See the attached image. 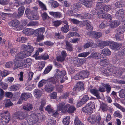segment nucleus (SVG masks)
<instances>
[{
  "label": "nucleus",
  "instance_id": "1",
  "mask_svg": "<svg viewBox=\"0 0 125 125\" xmlns=\"http://www.w3.org/2000/svg\"><path fill=\"white\" fill-rule=\"evenodd\" d=\"M107 68V70L106 69L104 70V69H103V71L104 72V75H107L106 73H108V71L112 73H113L115 74L121 73L122 72H124L125 71V69L124 68L120 67H116L115 66H112V65L110 64H106V65L104 69H106Z\"/></svg>",
  "mask_w": 125,
  "mask_h": 125
},
{
  "label": "nucleus",
  "instance_id": "2",
  "mask_svg": "<svg viewBox=\"0 0 125 125\" xmlns=\"http://www.w3.org/2000/svg\"><path fill=\"white\" fill-rule=\"evenodd\" d=\"M0 115V123L4 124V123H8L10 118V114L7 111H4Z\"/></svg>",
  "mask_w": 125,
  "mask_h": 125
},
{
  "label": "nucleus",
  "instance_id": "3",
  "mask_svg": "<svg viewBox=\"0 0 125 125\" xmlns=\"http://www.w3.org/2000/svg\"><path fill=\"white\" fill-rule=\"evenodd\" d=\"M36 11H31L29 8H26L25 11V14L26 16L29 19L32 20H37L39 18V16L36 15Z\"/></svg>",
  "mask_w": 125,
  "mask_h": 125
},
{
  "label": "nucleus",
  "instance_id": "4",
  "mask_svg": "<svg viewBox=\"0 0 125 125\" xmlns=\"http://www.w3.org/2000/svg\"><path fill=\"white\" fill-rule=\"evenodd\" d=\"M101 120V118L100 116L98 117L94 115L90 116L87 119L88 121L92 124H94L96 122L97 123L99 124Z\"/></svg>",
  "mask_w": 125,
  "mask_h": 125
},
{
  "label": "nucleus",
  "instance_id": "5",
  "mask_svg": "<svg viewBox=\"0 0 125 125\" xmlns=\"http://www.w3.org/2000/svg\"><path fill=\"white\" fill-rule=\"evenodd\" d=\"M69 106V104L65 105V104L64 102L60 103L57 105V110L62 113H65Z\"/></svg>",
  "mask_w": 125,
  "mask_h": 125
},
{
  "label": "nucleus",
  "instance_id": "6",
  "mask_svg": "<svg viewBox=\"0 0 125 125\" xmlns=\"http://www.w3.org/2000/svg\"><path fill=\"white\" fill-rule=\"evenodd\" d=\"M36 116L34 115H30L27 119V121L29 124L31 125H38L36 122L37 121V119L36 118Z\"/></svg>",
  "mask_w": 125,
  "mask_h": 125
},
{
  "label": "nucleus",
  "instance_id": "7",
  "mask_svg": "<svg viewBox=\"0 0 125 125\" xmlns=\"http://www.w3.org/2000/svg\"><path fill=\"white\" fill-rule=\"evenodd\" d=\"M14 64H15L14 68L15 69L19 67H20L21 68H23L24 63L22 60L19 59L17 58H16L15 60Z\"/></svg>",
  "mask_w": 125,
  "mask_h": 125
},
{
  "label": "nucleus",
  "instance_id": "8",
  "mask_svg": "<svg viewBox=\"0 0 125 125\" xmlns=\"http://www.w3.org/2000/svg\"><path fill=\"white\" fill-rule=\"evenodd\" d=\"M66 74L65 71L62 70L61 71L59 69H56V73L55 76V78L57 79L63 77Z\"/></svg>",
  "mask_w": 125,
  "mask_h": 125
},
{
  "label": "nucleus",
  "instance_id": "9",
  "mask_svg": "<svg viewBox=\"0 0 125 125\" xmlns=\"http://www.w3.org/2000/svg\"><path fill=\"white\" fill-rule=\"evenodd\" d=\"M101 16L100 18H104L107 19H109V21H110L111 23H117L118 21L113 20H112V17L110 14H104L103 15H100Z\"/></svg>",
  "mask_w": 125,
  "mask_h": 125
},
{
  "label": "nucleus",
  "instance_id": "10",
  "mask_svg": "<svg viewBox=\"0 0 125 125\" xmlns=\"http://www.w3.org/2000/svg\"><path fill=\"white\" fill-rule=\"evenodd\" d=\"M13 117L18 120H22L25 118V116L24 113L18 112L15 113L13 115Z\"/></svg>",
  "mask_w": 125,
  "mask_h": 125
},
{
  "label": "nucleus",
  "instance_id": "11",
  "mask_svg": "<svg viewBox=\"0 0 125 125\" xmlns=\"http://www.w3.org/2000/svg\"><path fill=\"white\" fill-rule=\"evenodd\" d=\"M84 88L83 84L82 82H78L73 89V90L76 92L83 90Z\"/></svg>",
  "mask_w": 125,
  "mask_h": 125
},
{
  "label": "nucleus",
  "instance_id": "12",
  "mask_svg": "<svg viewBox=\"0 0 125 125\" xmlns=\"http://www.w3.org/2000/svg\"><path fill=\"white\" fill-rule=\"evenodd\" d=\"M122 44L121 43L112 42L110 45L111 49L116 50H119L121 47Z\"/></svg>",
  "mask_w": 125,
  "mask_h": 125
},
{
  "label": "nucleus",
  "instance_id": "13",
  "mask_svg": "<svg viewBox=\"0 0 125 125\" xmlns=\"http://www.w3.org/2000/svg\"><path fill=\"white\" fill-rule=\"evenodd\" d=\"M31 95L30 94L23 93L21 96L20 98L19 99L18 102L19 104H21L23 100L26 101L28 98L30 97Z\"/></svg>",
  "mask_w": 125,
  "mask_h": 125
},
{
  "label": "nucleus",
  "instance_id": "14",
  "mask_svg": "<svg viewBox=\"0 0 125 125\" xmlns=\"http://www.w3.org/2000/svg\"><path fill=\"white\" fill-rule=\"evenodd\" d=\"M79 2L84 5L87 8H90L92 6V2L91 0H79Z\"/></svg>",
  "mask_w": 125,
  "mask_h": 125
},
{
  "label": "nucleus",
  "instance_id": "15",
  "mask_svg": "<svg viewBox=\"0 0 125 125\" xmlns=\"http://www.w3.org/2000/svg\"><path fill=\"white\" fill-rule=\"evenodd\" d=\"M29 56L28 53H27L25 51H23L19 52L17 54L16 58L18 59L21 60L24 58H25Z\"/></svg>",
  "mask_w": 125,
  "mask_h": 125
},
{
  "label": "nucleus",
  "instance_id": "16",
  "mask_svg": "<svg viewBox=\"0 0 125 125\" xmlns=\"http://www.w3.org/2000/svg\"><path fill=\"white\" fill-rule=\"evenodd\" d=\"M10 25L11 27L16 31L20 30L24 28V26L22 24H10Z\"/></svg>",
  "mask_w": 125,
  "mask_h": 125
},
{
  "label": "nucleus",
  "instance_id": "17",
  "mask_svg": "<svg viewBox=\"0 0 125 125\" xmlns=\"http://www.w3.org/2000/svg\"><path fill=\"white\" fill-rule=\"evenodd\" d=\"M24 62V65L23 68H27L29 67L31 65L32 62V60L30 58H28L26 59L25 60L22 59Z\"/></svg>",
  "mask_w": 125,
  "mask_h": 125
},
{
  "label": "nucleus",
  "instance_id": "18",
  "mask_svg": "<svg viewBox=\"0 0 125 125\" xmlns=\"http://www.w3.org/2000/svg\"><path fill=\"white\" fill-rule=\"evenodd\" d=\"M82 111L87 114L89 115H90L93 112L91 108L88 106L87 105L86 106L82 108Z\"/></svg>",
  "mask_w": 125,
  "mask_h": 125
},
{
  "label": "nucleus",
  "instance_id": "19",
  "mask_svg": "<svg viewBox=\"0 0 125 125\" xmlns=\"http://www.w3.org/2000/svg\"><path fill=\"white\" fill-rule=\"evenodd\" d=\"M97 45L96 44L94 43L93 41L90 42H89L85 44L83 46L84 48L86 49L88 48L89 47H91L92 48H96Z\"/></svg>",
  "mask_w": 125,
  "mask_h": 125
},
{
  "label": "nucleus",
  "instance_id": "20",
  "mask_svg": "<svg viewBox=\"0 0 125 125\" xmlns=\"http://www.w3.org/2000/svg\"><path fill=\"white\" fill-rule=\"evenodd\" d=\"M45 31V29L44 28H40L34 31V34L37 36L38 35H43V33Z\"/></svg>",
  "mask_w": 125,
  "mask_h": 125
},
{
  "label": "nucleus",
  "instance_id": "21",
  "mask_svg": "<svg viewBox=\"0 0 125 125\" xmlns=\"http://www.w3.org/2000/svg\"><path fill=\"white\" fill-rule=\"evenodd\" d=\"M23 33L27 35H29L34 34V31L32 29H28L23 30Z\"/></svg>",
  "mask_w": 125,
  "mask_h": 125
},
{
  "label": "nucleus",
  "instance_id": "22",
  "mask_svg": "<svg viewBox=\"0 0 125 125\" xmlns=\"http://www.w3.org/2000/svg\"><path fill=\"white\" fill-rule=\"evenodd\" d=\"M110 42L108 41H102L99 42L98 46L100 49H102L105 47L109 45Z\"/></svg>",
  "mask_w": 125,
  "mask_h": 125
},
{
  "label": "nucleus",
  "instance_id": "23",
  "mask_svg": "<svg viewBox=\"0 0 125 125\" xmlns=\"http://www.w3.org/2000/svg\"><path fill=\"white\" fill-rule=\"evenodd\" d=\"M49 13L55 18H60L62 17L61 13L59 12H49Z\"/></svg>",
  "mask_w": 125,
  "mask_h": 125
},
{
  "label": "nucleus",
  "instance_id": "24",
  "mask_svg": "<svg viewBox=\"0 0 125 125\" xmlns=\"http://www.w3.org/2000/svg\"><path fill=\"white\" fill-rule=\"evenodd\" d=\"M79 75L81 78H85L88 77V76L89 75V72L85 71H83L80 72Z\"/></svg>",
  "mask_w": 125,
  "mask_h": 125
},
{
  "label": "nucleus",
  "instance_id": "25",
  "mask_svg": "<svg viewBox=\"0 0 125 125\" xmlns=\"http://www.w3.org/2000/svg\"><path fill=\"white\" fill-rule=\"evenodd\" d=\"M110 50L107 48H105L102 50L101 53L105 56H109L111 54Z\"/></svg>",
  "mask_w": 125,
  "mask_h": 125
},
{
  "label": "nucleus",
  "instance_id": "26",
  "mask_svg": "<svg viewBox=\"0 0 125 125\" xmlns=\"http://www.w3.org/2000/svg\"><path fill=\"white\" fill-rule=\"evenodd\" d=\"M102 34L100 32L93 31L92 33V37L94 39H97L101 37Z\"/></svg>",
  "mask_w": 125,
  "mask_h": 125
},
{
  "label": "nucleus",
  "instance_id": "27",
  "mask_svg": "<svg viewBox=\"0 0 125 125\" xmlns=\"http://www.w3.org/2000/svg\"><path fill=\"white\" fill-rule=\"evenodd\" d=\"M90 91L92 93L96 96L97 99H101L98 90L95 89H91L90 90Z\"/></svg>",
  "mask_w": 125,
  "mask_h": 125
},
{
  "label": "nucleus",
  "instance_id": "28",
  "mask_svg": "<svg viewBox=\"0 0 125 125\" xmlns=\"http://www.w3.org/2000/svg\"><path fill=\"white\" fill-rule=\"evenodd\" d=\"M54 87L51 84H47L45 85L44 89L48 92L50 93L54 89Z\"/></svg>",
  "mask_w": 125,
  "mask_h": 125
},
{
  "label": "nucleus",
  "instance_id": "29",
  "mask_svg": "<svg viewBox=\"0 0 125 125\" xmlns=\"http://www.w3.org/2000/svg\"><path fill=\"white\" fill-rule=\"evenodd\" d=\"M65 49L68 51L70 52L72 51L73 50V48L72 47V45L71 44L70 42L67 41H65Z\"/></svg>",
  "mask_w": 125,
  "mask_h": 125
},
{
  "label": "nucleus",
  "instance_id": "30",
  "mask_svg": "<svg viewBox=\"0 0 125 125\" xmlns=\"http://www.w3.org/2000/svg\"><path fill=\"white\" fill-rule=\"evenodd\" d=\"M124 13V10H120L118 11L115 14V16L117 18L119 17H123Z\"/></svg>",
  "mask_w": 125,
  "mask_h": 125
},
{
  "label": "nucleus",
  "instance_id": "31",
  "mask_svg": "<svg viewBox=\"0 0 125 125\" xmlns=\"http://www.w3.org/2000/svg\"><path fill=\"white\" fill-rule=\"evenodd\" d=\"M89 97L87 95H85L83 96L79 103L81 104L82 105L85 104L89 100Z\"/></svg>",
  "mask_w": 125,
  "mask_h": 125
},
{
  "label": "nucleus",
  "instance_id": "32",
  "mask_svg": "<svg viewBox=\"0 0 125 125\" xmlns=\"http://www.w3.org/2000/svg\"><path fill=\"white\" fill-rule=\"evenodd\" d=\"M109 107L107 105L104 103H102L100 106V108L104 112H106L108 109Z\"/></svg>",
  "mask_w": 125,
  "mask_h": 125
},
{
  "label": "nucleus",
  "instance_id": "33",
  "mask_svg": "<svg viewBox=\"0 0 125 125\" xmlns=\"http://www.w3.org/2000/svg\"><path fill=\"white\" fill-rule=\"evenodd\" d=\"M29 43H28V44L27 50L25 51L27 53H28V55L30 56L31 55V53L33 51L34 48L32 46L29 45Z\"/></svg>",
  "mask_w": 125,
  "mask_h": 125
},
{
  "label": "nucleus",
  "instance_id": "34",
  "mask_svg": "<svg viewBox=\"0 0 125 125\" xmlns=\"http://www.w3.org/2000/svg\"><path fill=\"white\" fill-rule=\"evenodd\" d=\"M34 94L35 97L39 98L42 95V92L38 89H35L34 91Z\"/></svg>",
  "mask_w": 125,
  "mask_h": 125
},
{
  "label": "nucleus",
  "instance_id": "35",
  "mask_svg": "<svg viewBox=\"0 0 125 125\" xmlns=\"http://www.w3.org/2000/svg\"><path fill=\"white\" fill-rule=\"evenodd\" d=\"M24 9V7L23 6H22L19 8V11L17 15L18 17H20L22 16L23 14Z\"/></svg>",
  "mask_w": 125,
  "mask_h": 125
},
{
  "label": "nucleus",
  "instance_id": "36",
  "mask_svg": "<svg viewBox=\"0 0 125 125\" xmlns=\"http://www.w3.org/2000/svg\"><path fill=\"white\" fill-rule=\"evenodd\" d=\"M47 124L48 125H56V120L52 118V119H48L47 120Z\"/></svg>",
  "mask_w": 125,
  "mask_h": 125
},
{
  "label": "nucleus",
  "instance_id": "37",
  "mask_svg": "<svg viewBox=\"0 0 125 125\" xmlns=\"http://www.w3.org/2000/svg\"><path fill=\"white\" fill-rule=\"evenodd\" d=\"M46 100L43 98L42 99L41 102V105L40 107V110L41 111H43V107L46 104Z\"/></svg>",
  "mask_w": 125,
  "mask_h": 125
},
{
  "label": "nucleus",
  "instance_id": "38",
  "mask_svg": "<svg viewBox=\"0 0 125 125\" xmlns=\"http://www.w3.org/2000/svg\"><path fill=\"white\" fill-rule=\"evenodd\" d=\"M45 62L44 61H42L39 62L38 64L39 70L40 71L42 70L45 66Z\"/></svg>",
  "mask_w": 125,
  "mask_h": 125
},
{
  "label": "nucleus",
  "instance_id": "39",
  "mask_svg": "<svg viewBox=\"0 0 125 125\" xmlns=\"http://www.w3.org/2000/svg\"><path fill=\"white\" fill-rule=\"evenodd\" d=\"M13 104L10 100L7 99L5 101V106L6 107H9L13 105Z\"/></svg>",
  "mask_w": 125,
  "mask_h": 125
},
{
  "label": "nucleus",
  "instance_id": "40",
  "mask_svg": "<svg viewBox=\"0 0 125 125\" xmlns=\"http://www.w3.org/2000/svg\"><path fill=\"white\" fill-rule=\"evenodd\" d=\"M61 30L63 32L66 33L69 30L68 24H66L64 25V27H62L61 28Z\"/></svg>",
  "mask_w": 125,
  "mask_h": 125
},
{
  "label": "nucleus",
  "instance_id": "41",
  "mask_svg": "<svg viewBox=\"0 0 125 125\" xmlns=\"http://www.w3.org/2000/svg\"><path fill=\"white\" fill-rule=\"evenodd\" d=\"M23 108L25 110L29 111L32 109L33 107L32 106V104H27V105L23 106Z\"/></svg>",
  "mask_w": 125,
  "mask_h": 125
},
{
  "label": "nucleus",
  "instance_id": "42",
  "mask_svg": "<svg viewBox=\"0 0 125 125\" xmlns=\"http://www.w3.org/2000/svg\"><path fill=\"white\" fill-rule=\"evenodd\" d=\"M70 117L67 116L65 118H64L63 121V123L65 125H68L69 123Z\"/></svg>",
  "mask_w": 125,
  "mask_h": 125
},
{
  "label": "nucleus",
  "instance_id": "43",
  "mask_svg": "<svg viewBox=\"0 0 125 125\" xmlns=\"http://www.w3.org/2000/svg\"><path fill=\"white\" fill-rule=\"evenodd\" d=\"M74 123L75 125H84V124L80 121L78 118L76 117L74 119Z\"/></svg>",
  "mask_w": 125,
  "mask_h": 125
},
{
  "label": "nucleus",
  "instance_id": "44",
  "mask_svg": "<svg viewBox=\"0 0 125 125\" xmlns=\"http://www.w3.org/2000/svg\"><path fill=\"white\" fill-rule=\"evenodd\" d=\"M119 95L121 98L125 97V89H122L119 92Z\"/></svg>",
  "mask_w": 125,
  "mask_h": 125
},
{
  "label": "nucleus",
  "instance_id": "45",
  "mask_svg": "<svg viewBox=\"0 0 125 125\" xmlns=\"http://www.w3.org/2000/svg\"><path fill=\"white\" fill-rule=\"evenodd\" d=\"M69 108L67 110L68 112L70 113H73L76 110V108L73 106H69Z\"/></svg>",
  "mask_w": 125,
  "mask_h": 125
},
{
  "label": "nucleus",
  "instance_id": "46",
  "mask_svg": "<svg viewBox=\"0 0 125 125\" xmlns=\"http://www.w3.org/2000/svg\"><path fill=\"white\" fill-rule=\"evenodd\" d=\"M49 82L50 83L55 85H56L58 83L57 80L53 78H50L49 80Z\"/></svg>",
  "mask_w": 125,
  "mask_h": 125
},
{
  "label": "nucleus",
  "instance_id": "47",
  "mask_svg": "<svg viewBox=\"0 0 125 125\" xmlns=\"http://www.w3.org/2000/svg\"><path fill=\"white\" fill-rule=\"evenodd\" d=\"M18 51V50L13 48H11L10 50V52L13 56L17 54Z\"/></svg>",
  "mask_w": 125,
  "mask_h": 125
},
{
  "label": "nucleus",
  "instance_id": "48",
  "mask_svg": "<svg viewBox=\"0 0 125 125\" xmlns=\"http://www.w3.org/2000/svg\"><path fill=\"white\" fill-rule=\"evenodd\" d=\"M52 68V66H47L43 72V73L45 74H46L50 71Z\"/></svg>",
  "mask_w": 125,
  "mask_h": 125
},
{
  "label": "nucleus",
  "instance_id": "49",
  "mask_svg": "<svg viewBox=\"0 0 125 125\" xmlns=\"http://www.w3.org/2000/svg\"><path fill=\"white\" fill-rule=\"evenodd\" d=\"M38 2L39 6L42 10H47L45 5L40 0L38 1Z\"/></svg>",
  "mask_w": 125,
  "mask_h": 125
},
{
  "label": "nucleus",
  "instance_id": "50",
  "mask_svg": "<svg viewBox=\"0 0 125 125\" xmlns=\"http://www.w3.org/2000/svg\"><path fill=\"white\" fill-rule=\"evenodd\" d=\"M103 4L101 2H98L96 5V8L98 9H103Z\"/></svg>",
  "mask_w": 125,
  "mask_h": 125
},
{
  "label": "nucleus",
  "instance_id": "51",
  "mask_svg": "<svg viewBox=\"0 0 125 125\" xmlns=\"http://www.w3.org/2000/svg\"><path fill=\"white\" fill-rule=\"evenodd\" d=\"M47 82V81L45 80H42L40 81L39 83L38 86L39 88L42 87L43 85Z\"/></svg>",
  "mask_w": 125,
  "mask_h": 125
},
{
  "label": "nucleus",
  "instance_id": "52",
  "mask_svg": "<svg viewBox=\"0 0 125 125\" xmlns=\"http://www.w3.org/2000/svg\"><path fill=\"white\" fill-rule=\"evenodd\" d=\"M9 88L10 90L11 91H16L19 90V88L16 85L11 86Z\"/></svg>",
  "mask_w": 125,
  "mask_h": 125
},
{
  "label": "nucleus",
  "instance_id": "53",
  "mask_svg": "<svg viewBox=\"0 0 125 125\" xmlns=\"http://www.w3.org/2000/svg\"><path fill=\"white\" fill-rule=\"evenodd\" d=\"M45 110L48 111L49 113H53L54 111L53 109L51 107L50 105H48L45 109Z\"/></svg>",
  "mask_w": 125,
  "mask_h": 125
},
{
  "label": "nucleus",
  "instance_id": "54",
  "mask_svg": "<svg viewBox=\"0 0 125 125\" xmlns=\"http://www.w3.org/2000/svg\"><path fill=\"white\" fill-rule=\"evenodd\" d=\"M112 6L110 5H106L103 6V10L104 11L107 12L109 10H111Z\"/></svg>",
  "mask_w": 125,
  "mask_h": 125
},
{
  "label": "nucleus",
  "instance_id": "55",
  "mask_svg": "<svg viewBox=\"0 0 125 125\" xmlns=\"http://www.w3.org/2000/svg\"><path fill=\"white\" fill-rule=\"evenodd\" d=\"M114 116L117 117L119 118H121L122 116L120 113L118 111H115L114 112Z\"/></svg>",
  "mask_w": 125,
  "mask_h": 125
},
{
  "label": "nucleus",
  "instance_id": "56",
  "mask_svg": "<svg viewBox=\"0 0 125 125\" xmlns=\"http://www.w3.org/2000/svg\"><path fill=\"white\" fill-rule=\"evenodd\" d=\"M89 54L90 52H84L79 54L78 55V56L85 57L88 55Z\"/></svg>",
  "mask_w": 125,
  "mask_h": 125
},
{
  "label": "nucleus",
  "instance_id": "57",
  "mask_svg": "<svg viewBox=\"0 0 125 125\" xmlns=\"http://www.w3.org/2000/svg\"><path fill=\"white\" fill-rule=\"evenodd\" d=\"M79 59H77L73 61V62L75 65H77V67H79L81 66L80 62H79Z\"/></svg>",
  "mask_w": 125,
  "mask_h": 125
},
{
  "label": "nucleus",
  "instance_id": "58",
  "mask_svg": "<svg viewBox=\"0 0 125 125\" xmlns=\"http://www.w3.org/2000/svg\"><path fill=\"white\" fill-rule=\"evenodd\" d=\"M86 28L88 30L91 31L93 29V27L91 24H86Z\"/></svg>",
  "mask_w": 125,
  "mask_h": 125
},
{
  "label": "nucleus",
  "instance_id": "59",
  "mask_svg": "<svg viewBox=\"0 0 125 125\" xmlns=\"http://www.w3.org/2000/svg\"><path fill=\"white\" fill-rule=\"evenodd\" d=\"M52 4V6L54 8L57 7L59 5L58 3L56 1L53 0L51 2Z\"/></svg>",
  "mask_w": 125,
  "mask_h": 125
},
{
  "label": "nucleus",
  "instance_id": "60",
  "mask_svg": "<svg viewBox=\"0 0 125 125\" xmlns=\"http://www.w3.org/2000/svg\"><path fill=\"white\" fill-rule=\"evenodd\" d=\"M55 35L57 36V38L59 39H63L64 38V36L61 34V33H56Z\"/></svg>",
  "mask_w": 125,
  "mask_h": 125
},
{
  "label": "nucleus",
  "instance_id": "61",
  "mask_svg": "<svg viewBox=\"0 0 125 125\" xmlns=\"http://www.w3.org/2000/svg\"><path fill=\"white\" fill-rule=\"evenodd\" d=\"M37 36V41L38 42H39L43 40L44 39V37L43 35H38Z\"/></svg>",
  "mask_w": 125,
  "mask_h": 125
},
{
  "label": "nucleus",
  "instance_id": "62",
  "mask_svg": "<svg viewBox=\"0 0 125 125\" xmlns=\"http://www.w3.org/2000/svg\"><path fill=\"white\" fill-rule=\"evenodd\" d=\"M105 88L107 92L108 93H109L111 89L110 85L108 84H107L106 85Z\"/></svg>",
  "mask_w": 125,
  "mask_h": 125
},
{
  "label": "nucleus",
  "instance_id": "63",
  "mask_svg": "<svg viewBox=\"0 0 125 125\" xmlns=\"http://www.w3.org/2000/svg\"><path fill=\"white\" fill-rule=\"evenodd\" d=\"M13 65V62H7L5 65L6 67L9 68L12 67Z\"/></svg>",
  "mask_w": 125,
  "mask_h": 125
},
{
  "label": "nucleus",
  "instance_id": "64",
  "mask_svg": "<svg viewBox=\"0 0 125 125\" xmlns=\"http://www.w3.org/2000/svg\"><path fill=\"white\" fill-rule=\"evenodd\" d=\"M87 105L89 107H90V108H91V109L92 110L93 109H95L94 104L93 102H90L88 103L87 104Z\"/></svg>",
  "mask_w": 125,
  "mask_h": 125
}]
</instances>
